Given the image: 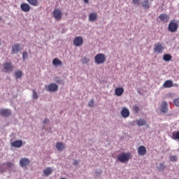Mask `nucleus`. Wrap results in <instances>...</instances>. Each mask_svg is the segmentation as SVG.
Segmentation results:
<instances>
[{"instance_id": "nucleus-1", "label": "nucleus", "mask_w": 179, "mask_h": 179, "mask_svg": "<svg viewBox=\"0 0 179 179\" xmlns=\"http://www.w3.org/2000/svg\"><path fill=\"white\" fill-rule=\"evenodd\" d=\"M106 55L103 53H99L94 57V62L96 65H100L106 62Z\"/></svg>"}, {"instance_id": "nucleus-2", "label": "nucleus", "mask_w": 179, "mask_h": 179, "mask_svg": "<svg viewBox=\"0 0 179 179\" xmlns=\"http://www.w3.org/2000/svg\"><path fill=\"white\" fill-rule=\"evenodd\" d=\"M117 159L121 163H127V162H129V159H131V153H121L118 155Z\"/></svg>"}, {"instance_id": "nucleus-3", "label": "nucleus", "mask_w": 179, "mask_h": 179, "mask_svg": "<svg viewBox=\"0 0 179 179\" xmlns=\"http://www.w3.org/2000/svg\"><path fill=\"white\" fill-rule=\"evenodd\" d=\"M178 29V24L174 22L173 21H171L168 27L169 31H170L171 33H176Z\"/></svg>"}, {"instance_id": "nucleus-4", "label": "nucleus", "mask_w": 179, "mask_h": 179, "mask_svg": "<svg viewBox=\"0 0 179 179\" xmlns=\"http://www.w3.org/2000/svg\"><path fill=\"white\" fill-rule=\"evenodd\" d=\"M164 50V46L162 45L160 43H157L154 45V52H157V54H162Z\"/></svg>"}, {"instance_id": "nucleus-5", "label": "nucleus", "mask_w": 179, "mask_h": 179, "mask_svg": "<svg viewBox=\"0 0 179 179\" xmlns=\"http://www.w3.org/2000/svg\"><path fill=\"white\" fill-rule=\"evenodd\" d=\"M53 17L55 18L56 20H61L62 19V12L60 9H55L53 10Z\"/></svg>"}, {"instance_id": "nucleus-6", "label": "nucleus", "mask_w": 179, "mask_h": 179, "mask_svg": "<svg viewBox=\"0 0 179 179\" xmlns=\"http://www.w3.org/2000/svg\"><path fill=\"white\" fill-rule=\"evenodd\" d=\"M73 45L76 47H80V45H83V38L82 36H76L73 39Z\"/></svg>"}, {"instance_id": "nucleus-7", "label": "nucleus", "mask_w": 179, "mask_h": 179, "mask_svg": "<svg viewBox=\"0 0 179 179\" xmlns=\"http://www.w3.org/2000/svg\"><path fill=\"white\" fill-rule=\"evenodd\" d=\"M20 50V43H15L12 45L11 54H17Z\"/></svg>"}, {"instance_id": "nucleus-8", "label": "nucleus", "mask_w": 179, "mask_h": 179, "mask_svg": "<svg viewBox=\"0 0 179 179\" xmlns=\"http://www.w3.org/2000/svg\"><path fill=\"white\" fill-rule=\"evenodd\" d=\"M3 66L6 72H12L13 71V66H12L10 62L4 63Z\"/></svg>"}, {"instance_id": "nucleus-9", "label": "nucleus", "mask_w": 179, "mask_h": 179, "mask_svg": "<svg viewBox=\"0 0 179 179\" xmlns=\"http://www.w3.org/2000/svg\"><path fill=\"white\" fill-rule=\"evenodd\" d=\"M20 8L22 10V12H25V13L30 12V9H31L30 5H29L27 3H22L20 5Z\"/></svg>"}, {"instance_id": "nucleus-10", "label": "nucleus", "mask_w": 179, "mask_h": 179, "mask_svg": "<svg viewBox=\"0 0 179 179\" xmlns=\"http://www.w3.org/2000/svg\"><path fill=\"white\" fill-rule=\"evenodd\" d=\"M21 167H26L30 164V159L27 158H22L20 160Z\"/></svg>"}, {"instance_id": "nucleus-11", "label": "nucleus", "mask_w": 179, "mask_h": 179, "mask_svg": "<svg viewBox=\"0 0 179 179\" xmlns=\"http://www.w3.org/2000/svg\"><path fill=\"white\" fill-rule=\"evenodd\" d=\"M159 19H160L161 22H163V23H167V22L170 20V16L167 14H161L159 16Z\"/></svg>"}, {"instance_id": "nucleus-12", "label": "nucleus", "mask_w": 179, "mask_h": 179, "mask_svg": "<svg viewBox=\"0 0 179 179\" xmlns=\"http://www.w3.org/2000/svg\"><path fill=\"white\" fill-rule=\"evenodd\" d=\"M168 111H169V108H168L167 102L166 101H164L161 105L160 112L167 113Z\"/></svg>"}, {"instance_id": "nucleus-13", "label": "nucleus", "mask_w": 179, "mask_h": 179, "mask_svg": "<svg viewBox=\"0 0 179 179\" xmlns=\"http://www.w3.org/2000/svg\"><path fill=\"white\" fill-rule=\"evenodd\" d=\"M48 90L52 93H55V92H57L58 90V85L55 83H50L48 85Z\"/></svg>"}, {"instance_id": "nucleus-14", "label": "nucleus", "mask_w": 179, "mask_h": 179, "mask_svg": "<svg viewBox=\"0 0 179 179\" xmlns=\"http://www.w3.org/2000/svg\"><path fill=\"white\" fill-rule=\"evenodd\" d=\"M146 147L141 145L138 149V154L139 156H145L146 155Z\"/></svg>"}, {"instance_id": "nucleus-15", "label": "nucleus", "mask_w": 179, "mask_h": 179, "mask_svg": "<svg viewBox=\"0 0 179 179\" xmlns=\"http://www.w3.org/2000/svg\"><path fill=\"white\" fill-rule=\"evenodd\" d=\"M12 114V112L9 109H1L0 110V115L3 117H9Z\"/></svg>"}, {"instance_id": "nucleus-16", "label": "nucleus", "mask_w": 179, "mask_h": 179, "mask_svg": "<svg viewBox=\"0 0 179 179\" xmlns=\"http://www.w3.org/2000/svg\"><path fill=\"white\" fill-rule=\"evenodd\" d=\"M22 145H23V141H22V140H17L11 143V146H13V148H21Z\"/></svg>"}, {"instance_id": "nucleus-17", "label": "nucleus", "mask_w": 179, "mask_h": 179, "mask_svg": "<svg viewBox=\"0 0 179 179\" xmlns=\"http://www.w3.org/2000/svg\"><path fill=\"white\" fill-rule=\"evenodd\" d=\"M121 115L123 118H128V117H129V110L127 108H124L121 111Z\"/></svg>"}, {"instance_id": "nucleus-18", "label": "nucleus", "mask_w": 179, "mask_h": 179, "mask_svg": "<svg viewBox=\"0 0 179 179\" xmlns=\"http://www.w3.org/2000/svg\"><path fill=\"white\" fill-rule=\"evenodd\" d=\"M97 13H91L89 15V20L90 22H96L97 20Z\"/></svg>"}, {"instance_id": "nucleus-19", "label": "nucleus", "mask_w": 179, "mask_h": 179, "mask_svg": "<svg viewBox=\"0 0 179 179\" xmlns=\"http://www.w3.org/2000/svg\"><path fill=\"white\" fill-rule=\"evenodd\" d=\"M115 94L120 97L122 94H124V89L122 87H117L115 89Z\"/></svg>"}, {"instance_id": "nucleus-20", "label": "nucleus", "mask_w": 179, "mask_h": 179, "mask_svg": "<svg viewBox=\"0 0 179 179\" xmlns=\"http://www.w3.org/2000/svg\"><path fill=\"white\" fill-rule=\"evenodd\" d=\"M56 148L59 152H62V150H64V149H65V144L62 143V142H58L56 143Z\"/></svg>"}, {"instance_id": "nucleus-21", "label": "nucleus", "mask_w": 179, "mask_h": 179, "mask_svg": "<svg viewBox=\"0 0 179 179\" xmlns=\"http://www.w3.org/2000/svg\"><path fill=\"white\" fill-rule=\"evenodd\" d=\"M52 65H54V66H61L62 65V61L59 60L58 58H55L52 60Z\"/></svg>"}, {"instance_id": "nucleus-22", "label": "nucleus", "mask_w": 179, "mask_h": 179, "mask_svg": "<svg viewBox=\"0 0 179 179\" xmlns=\"http://www.w3.org/2000/svg\"><path fill=\"white\" fill-rule=\"evenodd\" d=\"M163 87H165V88L173 87V80H167L166 81H165L163 85Z\"/></svg>"}, {"instance_id": "nucleus-23", "label": "nucleus", "mask_w": 179, "mask_h": 179, "mask_svg": "<svg viewBox=\"0 0 179 179\" xmlns=\"http://www.w3.org/2000/svg\"><path fill=\"white\" fill-rule=\"evenodd\" d=\"M52 173V169L48 167L43 171V176L48 177Z\"/></svg>"}, {"instance_id": "nucleus-24", "label": "nucleus", "mask_w": 179, "mask_h": 179, "mask_svg": "<svg viewBox=\"0 0 179 179\" xmlns=\"http://www.w3.org/2000/svg\"><path fill=\"white\" fill-rule=\"evenodd\" d=\"M136 122L138 127H143L146 125V120H145L144 119L137 120Z\"/></svg>"}, {"instance_id": "nucleus-25", "label": "nucleus", "mask_w": 179, "mask_h": 179, "mask_svg": "<svg viewBox=\"0 0 179 179\" xmlns=\"http://www.w3.org/2000/svg\"><path fill=\"white\" fill-rule=\"evenodd\" d=\"M141 5L143 9H149V8H150L149 0H144V1L141 3Z\"/></svg>"}, {"instance_id": "nucleus-26", "label": "nucleus", "mask_w": 179, "mask_h": 179, "mask_svg": "<svg viewBox=\"0 0 179 179\" xmlns=\"http://www.w3.org/2000/svg\"><path fill=\"white\" fill-rule=\"evenodd\" d=\"M29 5H31V6H38L39 2L38 0H27Z\"/></svg>"}, {"instance_id": "nucleus-27", "label": "nucleus", "mask_w": 179, "mask_h": 179, "mask_svg": "<svg viewBox=\"0 0 179 179\" xmlns=\"http://www.w3.org/2000/svg\"><path fill=\"white\" fill-rule=\"evenodd\" d=\"M171 58H173V56H171V55L170 54H165L164 55V57H163L164 61H166V62L171 61Z\"/></svg>"}, {"instance_id": "nucleus-28", "label": "nucleus", "mask_w": 179, "mask_h": 179, "mask_svg": "<svg viewBox=\"0 0 179 179\" xmlns=\"http://www.w3.org/2000/svg\"><path fill=\"white\" fill-rule=\"evenodd\" d=\"M22 75H23V72L21 70H18L15 71V79H20Z\"/></svg>"}, {"instance_id": "nucleus-29", "label": "nucleus", "mask_w": 179, "mask_h": 179, "mask_svg": "<svg viewBox=\"0 0 179 179\" xmlns=\"http://www.w3.org/2000/svg\"><path fill=\"white\" fill-rule=\"evenodd\" d=\"M172 138L175 141H177V139L179 140V131L173 132Z\"/></svg>"}, {"instance_id": "nucleus-30", "label": "nucleus", "mask_w": 179, "mask_h": 179, "mask_svg": "<svg viewBox=\"0 0 179 179\" xmlns=\"http://www.w3.org/2000/svg\"><path fill=\"white\" fill-rule=\"evenodd\" d=\"M32 92V98L34 99V100H37V99H38V95L37 94V92L34 90H33Z\"/></svg>"}, {"instance_id": "nucleus-31", "label": "nucleus", "mask_w": 179, "mask_h": 179, "mask_svg": "<svg viewBox=\"0 0 179 179\" xmlns=\"http://www.w3.org/2000/svg\"><path fill=\"white\" fill-rule=\"evenodd\" d=\"M170 162H177L178 160V158L176 155H172L169 157Z\"/></svg>"}, {"instance_id": "nucleus-32", "label": "nucleus", "mask_w": 179, "mask_h": 179, "mask_svg": "<svg viewBox=\"0 0 179 179\" xmlns=\"http://www.w3.org/2000/svg\"><path fill=\"white\" fill-rule=\"evenodd\" d=\"M173 104H175L176 107H179V97L173 99Z\"/></svg>"}, {"instance_id": "nucleus-33", "label": "nucleus", "mask_w": 179, "mask_h": 179, "mask_svg": "<svg viewBox=\"0 0 179 179\" xmlns=\"http://www.w3.org/2000/svg\"><path fill=\"white\" fill-rule=\"evenodd\" d=\"M133 110H134V113H136L138 114V113H139L141 109L139 108V106L136 105L133 107Z\"/></svg>"}, {"instance_id": "nucleus-34", "label": "nucleus", "mask_w": 179, "mask_h": 179, "mask_svg": "<svg viewBox=\"0 0 179 179\" xmlns=\"http://www.w3.org/2000/svg\"><path fill=\"white\" fill-rule=\"evenodd\" d=\"M90 61V59H87V57H84L82 60L83 64H87Z\"/></svg>"}, {"instance_id": "nucleus-35", "label": "nucleus", "mask_w": 179, "mask_h": 179, "mask_svg": "<svg viewBox=\"0 0 179 179\" xmlns=\"http://www.w3.org/2000/svg\"><path fill=\"white\" fill-rule=\"evenodd\" d=\"M27 52H23V53H22V59H26V58H27Z\"/></svg>"}, {"instance_id": "nucleus-36", "label": "nucleus", "mask_w": 179, "mask_h": 179, "mask_svg": "<svg viewBox=\"0 0 179 179\" xmlns=\"http://www.w3.org/2000/svg\"><path fill=\"white\" fill-rule=\"evenodd\" d=\"M94 104V101L92 100H91L89 103H88V106L89 107H93V105Z\"/></svg>"}, {"instance_id": "nucleus-37", "label": "nucleus", "mask_w": 179, "mask_h": 179, "mask_svg": "<svg viewBox=\"0 0 179 179\" xmlns=\"http://www.w3.org/2000/svg\"><path fill=\"white\" fill-rule=\"evenodd\" d=\"M164 169H165L164 164L160 163L159 164V170H163Z\"/></svg>"}, {"instance_id": "nucleus-38", "label": "nucleus", "mask_w": 179, "mask_h": 179, "mask_svg": "<svg viewBox=\"0 0 179 179\" xmlns=\"http://www.w3.org/2000/svg\"><path fill=\"white\" fill-rule=\"evenodd\" d=\"M133 3H134V5H138V3H139V2H141V0H132Z\"/></svg>"}, {"instance_id": "nucleus-39", "label": "nucleus", "mask_w": 179, "mask_h": 179, "mask_svg": "<svg viewBox=\"0 0 179 179\" xmlns=\"http://www.w3.org/2000/svg\"><path fill=\"white\" fill-rule=\"evenodd\" d=\"M78 164H79V161L75 160V161L73 162V165H74V166H78Z\"/></svg>"}, {"instance_id": "nucleus-40", "label": "nucleus", "mask_w": 179, "mask_h": 179, "mask_svg": "<svg viewBox=\"0 0 179 179\" xmlns=\"http://www.w3.org/2000/svg\"><path fill=\"white\" fill-rule=\"evenodd\" d=\"M50 120L48 119V118H45L44 120H43V124H47V122H48Z\"/></svg>"}, {"instance_id": "nucleus-41", "label": "nucleus", "mask_w": 179, "mask_h": 179, "mask_svg": "<svg viewBox=\"0 0 179 179\" xmlns=\"http://www.w3.org/2000/svg\"><path fill=\"white\" fill-rule=\"evenodd\" d=\"M83 1L86 4L89 3V0H83Z\"/></svg>"}, {"instance_id": "nucleus-42", "label": "nucleus", "mask_w": 179, "mask_h": 179, "mask_svg": "<svg viewBox=\"0 0 179 179\" xmlns=\"http://www.w3.org/2000/svg\"><path fill=\"white\" fill-rule=\"evenodd\" d=\"M0 20H1V17H0Z\"/></svg>"}]
</instances>
